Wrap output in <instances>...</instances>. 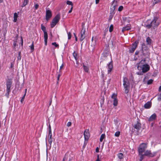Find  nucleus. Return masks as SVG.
Here are the masks:
<instances>
[{"instance_id": "nucleus-1", "label": "nucleus", "mask_w": 161, "mask_h": 161, "mask_svg": "<svg viewBox=\"0 0 161 161\" xmlns=\"http://www.w3.org/2000/svg\"><path fill=\"white\" fill-rule=\"evenodd\" d=\"M145 60H141L137 65V68L139 70H142L143 73H146L150 69L149 66L147 64H144Z\"/></svg>"}, {"instance_id": "nucleus-2", "label": "nucleus", "mask_w": 161, "mask_h": 161, "mask_svg": "<svg viewBox=\"0 0 161 161\" xmlns=\"http://www.w3.org/2000/svg\"><path fill=\"white\" fill-rule=\"evenodd\" d=\"M123 85L125 89V93H128L129 92L130 83L128 79L126 77L124 78Z\"/></svg>"}, {"instance_id": "nucleus-3", "label": "nucleus", "mask_w": 161, "mask_h": 161, "mask_svg": "<svg viewBox=\"0 0 161 161\" xmlns=\"http://www.w3.org/2000/svg\"><path fill=\"white\" fill-rule=\"evenodd\" d=\"M119 0H114L110 7V13L112 14H115L114 10L116 7L118 6V1Z\"/></svg>"}, {"instance_id": "nucleus-4", "label": "nucleus", "mask_w": 161, "mask_h": 161, "mask_svg": "<svg viewBox=\"0 0 161 161\" xmlns=\"http://www.w3.org/2000/svg\"><path fill=\"white\" fill-rule=\"evenodd\" d=\"M60 19V16L59 14L57 15L53 19L51 24V27L53 28L58 22Z\"/></svg>"}, {"instance_id": "nucleus-5", "label": "nucleus", "mask_w": 161, "mask_h": 161, "mask_svg": "<svg viewBox=\"0 0 161 161\" xmlns=\"http://www.w3.org/2000/svg\"><path fill=\"white\" fill-rule=\"evenodd\" d=\"M12 84V80L10 79H8L6 81V86H7V93L8 95L10 92V88Z\"/></svg>"}, {"instance_id": "nucleus-6", "label": "nucleus", "mask_w": 161, "mask_h": 161, "mask_svg": "<svg viewBox=\"0 0 161 161\" xmlns=\"http://www.w3.org/2000/svg\"><path fill=\"white\" fill-rule=\"evenodd\" d=\"M41 29L43 31L44 33V38L45 44L46 46L47 45V43L48 36L47 33L46 31V27L44 26L43 25H42Z\"/></svg>"}, {"instance_id": "nucleus-7", "label": "nucleus", "mask_w": 161, "mask_h": 161, "mask_svg": "<svg viewBox=\"0 0 161 161\" xmlns=\"http://www.w3.org/2000/svg\"><path fill=\"white\" fill-rule=\"evenodd\" d=\"M147 148V145L145 143L141 144L139 146L138 148V152L139 154L142 153Z\"/></svg>"}, {"instance_id": "nucleus-8", "label": "nucleus", "mask_w": 161, "mask_h": 161, "mask_svg": "<svg viewBox=\"0 0 161 161\" xmlns=\"http://www.w3.org/2000/svg\"><path fill=\"white\" fill-rule=\"evenodd\" d=\"M86 37V29L84 28L83 27L82 29L80 32V40L81 41H82Z\"/></svg>"}, {"instance_id": "nucleus-9", "label": "nucleus", "mask_w": 161, "mask_h": 161, "mask_svg": "<svg viewBox=\"0 0 161 161\" xmlns=\"http://www.w3.org/2000/svg\"><path fill=\"white\" fill-rule=\"evenodd\" d=\"M85 141H88L90 137V134L88 129H86L84 133Z\"/></svg>"}, {"instance_id": "nucleus-10", "label": "nucleus", "mask_w": 161, "mask_h": 161, "mask_svg": "<svg viewBox=\"0 0 161 161\" xmlns=\"http://www.w3.org/2000/svg\"><path fill=\"white\" fill-rule=\"evenodd\" d=\"M52 14L51 11L49 10H47L46 11V19L48 21L52 17Z\"/></svg>"}, {"instance_id": "nucleus-11", "label": "nucleus", "mask_w": 161, "mask_h": 161, "mask_svg": "<svg viewBox=\"0 0 161 161\" xmlns=\"http://www.w3.org/2000/svg\"><path fill=\"white\" fill-rule=\"evenodd\" d=\"M158 19V18L156 17H154L153 20L151 23V24L152 25V26L153 27H155L157 26L159 24L158 22H157V20Z\"/></svg>"}, {"instance_id": "nucleus-12", "label": "nucleus", "mask_w": 161, "mask_h": 161, "mask_svg": "<svg viewBox=\"0 0 161 161\" xmlns=\"http://www.w3.org/2000/svg\"><path fill=\"white\" fill-rule=\"evenodd\" d=\"M145 156H147L150 157H153L155 156V153H151L150 151L147 150L144 154Z\"/></svg>"}, {"instance_id": "nucleus-13", "label": "nucleus", "mask_w": 161, "mask_h": 161, "mask_svg": "<svg viewBox=\"0 0 161 161\" xmlns=\"http://www.w3.org/2000/svg\"><path fill=\"white\" fill-rule=\"evenodd\" d=\"M109 52L108 50L104 51L102 54V56L101 57L104 60L106 59V58L108 56H109Z\"/></svg>"}, {"instance_id": "nucleus-14", "label": "nucleus", "mask_w": 161, "mask_h": 161, "mask_svg": "<svg viewBox=\"0 0 161 161\" xmlns=\"http://www.w3.org/2000/svg\"><path fill=\"white\" fill-rule=\"evenodd\" d=\"M131 25H127L126 26L123 27L122 30V31L124 32L126 31H128L131 29Z\"/></svg>"}, {"instance_id": "nucleus-15", "label": "nucleus", "mask_w": 161, "mask_h": 161, "mask_svg": "<svg viewBox=\"0 0 161 161\" xmlns=\"http://www.w3.org/2000/svg\"><path fill=\"white\" fill-rule=\"evenodd\" d=\"M156 118V114H153L148 119V121H152L155 119Z\"/></svg>"}, {"instance_id": "nucleus-16", "label": "nucleus", "mask_w": 161, "mask_h": 161, "mask_svg": "<svg viewBox=\"0 0 161 161\" xmlns=\"http://www.w3.org/2000/svg\"><path fill=\"white\" fill-rule=\"evenodd\" d=\"M113 66L112 64L110 63L108 65V73H109L113 69Z\"/></svg>"}, {"instance_id": "nucleus-17", "label": "nucleus", "mask_w": 161, "mask_h": 161, "mask_svg": "<svg viewBox=\"0 0 161 161\" xmlns=\"http://www.w3.org/2000/svg\"><path fill=\"white\" fill-rule=\"evenodd\" d=\"M134 128L136 130H139L141 128V125L140 123L137 122V123L134 125Z\"/></svg>"}, {"instance_id": "nucleus-18", "label": "nucleus", "mask_w": 161, "mask_h": 161, "mask_svg": "<svg viewBox=\"0 0 161 161\" xmlns=\"http://www.w3.org/2000/svg\"><path fill=\"white\" fill-rule=\"evenodd\" d=\"M151 103L149 102H148L145 104L144 107L146 108H149L151 107Z\"/></svg>"}, {"instance_id": "nucleus-19", "label": "nucleus", "mask_w": 161, "mask_h": 161, "mask_svg": "<svg viewBox=\"0 0 161 161\" xmlns=\"http://www.w3.org/2000/svg\"><path fill=\"white\" fill-rule=\"evenodd\" d=\"M138 43V42L137 41H136L132 44V45L131 47H133L135 49H136V48L137 47Z\"/></svg>"}, {"instance_id": "nucleus-20", "label": "nucleus", "mask_w": 161, "mask_h": 161, "mask_svg": "<svg viewBox=\"0 0 161 161\" xmlns=\"http://www.w3.org/2000/svg\"><path fill=\"white\" fill-rule=\"evenodd\" d=\"M18 17V14L17 13H15L14 14V22H16L17 20V18Z\"/></svg>"}, {"instance_id": "nucleus-21", "label": "nucleus", "mask_w": 161, "mask_h": 161, "mask_svg": "<svg viewBox=\"0 0 161 161\" xmlns=\"http://www.w3.org/2000/svg\"><path fill=\"white\" fill-rule=\"evenodd\" d=\"M146 42L147 44H150L152 42V40L149 37H147L146 39Z\"/></svg>"}, {"instance_id": "nucleus-22", "label": "nucleus", "mask_w": 161, "mask_h": 161, "mask_svg": "<svg viewBox=\"0 0 161 161\" xmlns=\"http://www.w3.org/2000/svg\"><path fill=\"white\" fill-rule=\"evenodd\" d=\"M117 156L118 158L120 159H121L123 158V155L121 153H120L118 154Z\"/></svg>"}, {"instance_id": "nucleus-23", "label": "nucleus", "mask_w": 161, "mask_h": 161, "mask_svg": "<svg viewBox=\"0 0 161 161\" xmlns=\"http://www.w3.org/2000/svg\"><path fill=\"white\" fill-rule=\"evenodd\" d=\"M113 101V105L114 106H117L118 104V100L116 98H114Z\"/></svg>"}, {"instance_id": "nucleus-24", "label": "nucleus", "mask_w": 161, "mask_h": 161, "mask_svg": "<svg viewBox=\"0 0 161 161\" xmlns=\"http://www.w3.org/2000/svg\"><path fill=\"white\" fill-rule=\"evenodd\" d=\"M83 68L84 71L86 72H88L89 71V68L88 67L83 65Z\"/></svg>"}, {"instance_id": "nucleus-25", "label": "nucleus", "mask_w": 161, "mask_h": 161, "mask_svg": "<svg viewBox=\"0 0 161 161\" xmlns=\"http://www.w3.org/2000/svg\"><path fill=\"white\" fill-rule=\"evenodd\" d=\"M73 55L75 59L77 60L78 59V54L77 53H76L75 51H74L73 53Z\"/></svg>"}, {"instance_id": "nucleus-26", "label": "nucleus", "mask_w": 161, "mask_h": 161, "mask_svg": "<svg viewBox=\"0 0 161 161\" xmlns=\"http://www.w3.org/2000/svg\"><path fill=\"white\" fill-rule=\"evenodd\" d=\"M105 137V134H102L101 136L100 139V142H102L103 141V140L104 138Z\"/></svg>"}, {"instance_id": "nucleus-27", "label": "nucleus", "mask_w": 161, "mask_h": 161, "mask_svg": "<svg viewBox=\"0 0 161 161\" xmlns=\"http://www.w3.org/2000/svg\"><path fill=\"white\" fill-rule=\"evenodd\" d=\"M29 0H24L23 3L22 4V7H24L28 3Z\"/></svg>"}, {"instance_id": "nucleus-28", "label": "nucleus", "mask_w": 161, "mask_h": 161, "mask_svg": "<svg viewBox=\"0 0 161 161\" xmlns=\"http://www.w3.org/2000/svg\"><path fill=\"white\" fill-rule=\"evenodd\" d=\"M30 47L31 50V52H33L34 50V45L33 43V42H32V45L30 46Z\"/></svg>"}, {"instance_id": "nucleus-29", "label": "nucleus", "mask_w": 161, "mask_h": 161, "mask_svg": "<svg viewBox=\"0 0 161 161\" xmlns=\"http://www.w3.org/2000/svg\"><path fill=\"white\" fill-rule=\"evenodd\" d=\"M104 102V98L103 97H102L100 99V103L101 104V106H102L103 105V104Z\"/></svg>"}, {"instance_id": "nucleus-30", "label": "nucleus", "mask_w": 161, "mask_h": 161, "mask_svg": "<svg viewBox=\"0 0 161 161\" xmlns=\"http://www.w3.org/2000/svg\"><path fill=\"white\" fill-rule=\"evenodd\" d=\"M135 49L132 47L129 49V52L130 53H133L135 50Z\"/></svg>"}, {"instance_id": "nucleus-31", "label": "nucleus", "mask_w": 161, "mask_h": 161, "mask_svg": "<svg viewBox=\"0 0 161 161\" xmlns=\"http://www.w3.org/2000/svg\"><path fill=\"white\" fill-rule=\"evenodd\" d=\"M140 155V161H142L143 159V156H145L144 154H142V153L139 154Z\"/></svg>"}, {"instance_id": "nucleus-32", "label": "nucleus", "mask_w": 161, "mask_h": 161, "mask_svg": "<svg viewBox=\"0 0 161 161\" xmlns=\"http://www.w3.org/2000/svg\"><path fill=\"white\" fill-rule=\"evenodd\" d=\"M66 3L68 5H71V7L73 6V4L71 1H67L66 2Z\"/></svg>"}, {"instance_id": "nucleus-33", "label": "nucleus", "mask_w": 161, "mask_h": 161, "mask_svg": "<svg viewBox=\"0 0 161 161\" xmlns=\"http://www.w3.org/2000/svg\"><path fill=\"white\" fill-rule=\"evenodd\" d=\"M120 134V132L119 131L116 132L114 134V136L116 137H118L119 136Z\"/></svg>"}, {"instance_id": "nucleus-34", "label": "nucleus", "mask_w": 161, "mask_h": 161, "mask_svg": "<svg viewBox=\"0 0 161 161\" xmlns=\"http://www.w3.org/2000/svg\"><path fill=\"white\" fill-rule=\"evenodd\" d=\"M113 26L112 25H110L109 29V31L110 32H111L113 31Z\"/></svg>"}, {"instance_id": "nucleus-35", "label": "nucleus", "mask_w": 161, "mask_h": 161, "mask_svg": "<svg viewBox=\"0 0 161 161\" xmlns=\"http://www.w3.org/2000/svg\"><path fill=\"white\" fill-rule=\"evenodd\" d=\"M48 142L51 145L52 142V138H49L48 139Z\"/></svg>"}, {"instance_id": "nucleus-36", "label": "nucleus", "mask_w": 161, "mask_h": 161, "mask_svg": "<svg viewBox=\"0 0 161 161\" xmlns=\"http://www.w3.org/2000/svg\"><path fill=\"white\" fill-rule=\"evenodd\" d=\"M52 44L55 47H59V45L57 44L56 42H53Z\"/></svg>"}, {"instance_id": "nucleus-37", "label": "nucleus", "mask_w": 161, "mask_h": 161, "mask_svg": "<svg viewBox=\"0 0 161 161\" xmlns=\"http://www.w3.org/2000/svg\"><path fill=\"white\" fill-rule=\"evenodd\" d=\"M68 36V39L69 40L71 39V34L70 32H69L67 33Z\"/></svg>"}, {"instance_id": "nucleus-38", "label": "nucleus", "mask_w": 161, "mask_h": 161, "mask_svg": "<svg viewBox=\"0 0 161 161\" xmlns=\"http://www.w3.org/2000/svg\"><path fill=\"white\" fill-rule=\"evenodd\" d=\"M161 0H153V3L154 4L160 2Z\"/></svg>"}, {"instance_id": "nucleus-39", "label": "nucleus", "mask_w": 161, "mask_h": 161, "mask_svg": "<svg viewBox=\"0 0 161 161\" xmlns=\"http://www.w3.org/2000/svg\"><path fill=\"white\" fill-rule=\"evenodd\" d=\"M57 73H58V76L57 77V80L58 81L59 80L60 77L61 75V73L59 72V73L57 72Z\"/></svg>"}, {"instance_id": "nucleus-40", "label": "nucleus", "mask_w": 161, "mask_h": 161, "mask_svg": "<svg viewBox=\"0 0 161 161\" xmlns=\"http://www.w3.org/2000/svg\"><path fill=\"white\" fill-rule=\"evenodd\" d=\"M123 6H120L119 7L118 9V10L119 11H121L122 10V9H123Z\"/></svg>"}, {"instance_id": "nucleus-41", "label": "nucleus", "mask_w": 161, "mask_h": 161, "mask_svg": "<svg viewBox=\"0 0 161 161\" xmlns=\"http://www.w3.org/2000/svg\"><path fill=\"white\" fill-rule=\"evenodd\" d=\"M153 82V80H152V79L149 80L147 82V84L148 85L152 83Z\"/></svg>"}, {"instance_id": "nucleus-42", "label": "nucleus", "mask_w": 161, "mask_h": 161, "mask_svg": "<svg viewBox=\"0 0 161 161\" xmlns=\"http://www.w3.org/2000/svg\"><path fill=\"white\" fill-rule=\"evenodd\" d=\"M63 67H64V64H62L60 66V69H59V72L61 73V70L62 69H63Z\"/></svg>"}, {"instance_id": "nucleus-43", "label": "nucleus", "mask_w": 161, "mask_h": 161, "mask_svg": "<svg viewBox=\"0 0 161 161\" xmlns=\"http://www.w3.org/2000/svg\"><path fill=\"white\" fill-rule=\"evenodd\" d=\"M20 54H21L20 52H19V53L18 56L17 57V58L18 60H20L21 59Z\"/></svg>"}, {"instance_id": "nucleus-44", "label": "nucleus", "mask_w": 161, "mask_h": 161, "mask_svg": "<svg viewBox=\"0 0 161 161\" xmlns=\"http://www.w3.org/2000/svg\"><path fill=\"white\" fill-rule=\"evenodd\" d=\"M25 95H26L25 94H24V96H23V97L22 98H21V101H20L21 103H22L23 102V101L24 100V98H25Z\"/></svg>"}, {"instance_id": "nucleus-45", "label": "nucleus", "mask_w": 161, "mask_h": 161, "mask_svg": "<svg viewBox=\"0 0 161 161\" xmlns=\"http://www.w3.org/2000/svg\"><path fill=\"white\" fill-rule=\"evenodd\" d=\"M111 97L113 99H114V98H116V95L114 93L112 95Z\"/></svg>"}, {"instance_id": "nucleus-46", "label": "nucleus", "mask_w": 161, "mask_h": 161, "mask_svg": "<svg viewBox=\"0 0 161 161\" xmlns=\"http://www.w3.org/2000/svg\"><path fill=\"white\" fill-rule=\"evenodd\" d=\"M39 7V5L38 4H36L35 5V7L36 9H37Z\"/></svg>"}, {"instance_id": "nucleus-47", "label": "nucleus", "mask_w": 161, "mask_h": 161, "mask_svg": "<svg viewBox=\"0 0 161 161\" xmlns=\"http://www.w3.org/2000/svg\"><path fill=\"white\" fill-rule=\"evenodd\" d=\"M71 125V123L70 122H69L67 125L68 127H69Z\"/></svg>"}, {"instance_id": "nucleus-48", "label": "nucleus", "mask_w": 161, "mask_h": 161, "mask_svg": "<svg viewBox=\"0 0 161 161\" xmlns=\"http://www.w3.org/2000/svg\"><path fill=\"white\" fill-rule=\"evenodd\" d=\"M48 135L49 137V138H52V132H49V135Z\"/></svg>"}, {"instance_id": "nucleus-49", "label": "nucleus", "mask_w": 161, "mask_h": 161, "mask_svg": "<svg viewBox=\"0 0 161 161\" xmlns=\"http://www.w3.org/2000/svg\"><path fill=\"white\" fill-rule=\"evenodd\" d=\"M73 6H71V7L70 10L69 11V13H71L72 12V9H73Z\"/></svg>"}, {"instance_id": "nucleus-50", "label": "nucleus", "mask_w": 161, "mask_h": 161, "mask_svg": "<svg viewBox=\"0 0 161 161\" xmlns=\"http://www.w3.org/2000/svg\"><path fill=\"white\" fill-rule=\"evenodd\" d=\"M48 130H49V132H52L51 127V126L50 125H49V126Z\"/></svg>"}, {"instance_id": "nucleus-51", "label": "nucleus", "mask_w": 161, "mask_h": 161, "mask_svg": "<svg viewBox=\"0 0 161 161\" xmlns=\"http://www.w3.org/2000/svg\"><path fill=\"white\" fill-rule=\"evenodd\" d=\"M152 26V25L151 24V23L149 25H146V27H148V28H150Z\"/></svg>"}, {"instance_id": "nucleus-52", "label": "nucleus", "mask_w": 161, "mask_h": 161, "mask_svg": "<svg viewBox=\"0 0 161 161\" xmlns=\"http://www.w3.org/2000/svg\"><path fill=\"white\" fill-rule=\"evenodd\" d=\"M145 45H142V50L143 52H144V50H145Z\"/></svg>"}, {"instance_id": "nucleus-53", "label": "nucleus", "mask_w": 161, "mask_h": 161, "mask_svg": "<svg viewBox=\"0 0 161 161\" xmlns=\"http://www.w3.org/2000/svg\"><path fill=\"white\" fill-rule=\"evenodd\" d=\"M96 161H100L99 160V155H97V158Z\"/></svg>"}, {"instance_id": "nucleus-54", "label": "nucleus", "mask_w": 161, "mask_h": 161, "mask_svg": "<svg viewBox=\"0 0 161 161\" xmlns=\"http://www.w3.org/2000/svg\"><path fill=\"white\" fill-rule=\"evenodd\" d=\"M16 45H17V44H16V42L14 41V44H13L14 47H16Z\"/></svg>"}, {"instance_id": "nucleus-55", "label": "nucleus", "mask_w": 161, "mask_h": 161, "mask_svg": "<svg viewBox=\"0 0 161 161\" xmlns=\"http://www.w3.org/2000/svg\"><path fill=\"white\" fill-rule=\"evenodd\" d=\"M99 2V0H96V4H98Z\"/></svg>"}, {"instance_id": "nucleus-56", "label": "nucleus", "mask_w": 161, "mask_h": 161, "mask_svg": "<svg viewBox=\"0 0 161 161\" xmlns=\"http://www.w3.org/2000/svg\"><path fill=\"white\" fill-rule=\"evenodd\" d=\"M96 151L98 153L99 152V148L98 147H97L96 149Z\"/></svg>"}, {"instance_id": "nucleus-57", "label": "nucleus", "mask_w": 161, "mask_h": 161, "mask_svg": "<svg viewBox=\"0 0 161 161\" xmlns=\"http://www.w3.org/2000/svg\"><path fill=\"white\" fill-rule=\"evenodd\" d=\"M23 44V41L22 38H21V45L22 46Z\"/></svg>"}, {"instance_id": "nucleus-58", "label": "nucleus", "mask_w": 161, "mask_h": 161, "mask_svg": "<svg viewBox=\"0 0 161 161\" xmlns=\"http://www.w3.org/2000/svg\"><path fill=\"white\" fill-rule=\"evenodd\" d=\"M75 41H77V36H75Z\"/></svg>"}, {"instance_id": "nucleus-59", "label": "nucleus", "mask_w": 161, "mask_h": 161, "mask_svg": "<svg viewBox=\"0 0 161 161\" xmlns=\"http://www.w3.org/2000/svg\"><path fill=\"white\" fill-rule=\"evenodd\" d=\"M159 91H161V86H160L159 88Z\"/></svg>"}, {"instance_id": "nucleus-60", "label": "nucleus", "mask_w": 161, "mask_h": 161, "mask_svg": "<svg viewBox=\"0 0 161 161\" xmlns=\"http://www.w3.org/2000/svg\"><path fill=\"white\" fill-rule=\"evenodd\" d=\"M27 89H25V94H25V95L26 94V92H27Z\"/></svg>"}, {"instance_id": "nucleus-61", "label": "nucleus", "mask_w": 161, "mask_h": 161, "mask_svg": "<svg viewBox=\"0 0 161 161\" xmlns=\"http://www.w3.org/2000/svg\"><path fill=\"white\" fill-rule=\"evenodd\" d=\"M137 74L138 75H141L142 74V73H139V72L137 73Z\"/></svg>"}, {"instance_id": "nucleus-62", "label": "nucleus", "mask_w": 161, "mask_h": 161, "mask_svg": "<svg viewBox=\"0 0 161 161\" xmlns=\"http://www.w3.org/2000/svg\"><path fill=\"white\" fill-rule=\"evenodd\" d=\"M52 100H51L50 101V103H49L50 105H51V103H52Z\"/></svg>"}, {"instance_id": "nucleus-63", "label": "nucleus", "mask_w": 161, "mask_h": 161, "mask_svg": "<svg viewBox=\"0 0 161 161\" xmlns=\"http://www.w3.org/2000/svg\"><path fill=\"white\" fill-rule=\"evenodd\" d=\"M138 52L137 51H136V52H135V54L136 55L138 54Z\"/></svg>"}, {"instance_id": "nucleus-64", "label": "nucleus", "mask_w": 161, "mask_h": 161, "mask_svg": "<svg viewBox=\"0 0 161 161\" xmlns=\"http://www.w3.org/2000/svg\"><path fill=\"white\" fill-rule=\"evenodd\" d=\"M3 2V0H0V3H2Z\"/></svg>"}]
</instances>
